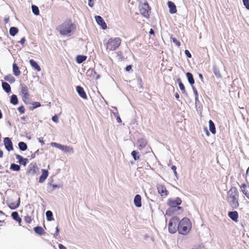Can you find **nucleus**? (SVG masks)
<instances>
[{"label":"nucleus","mask_w":249,"mask_h":249,"mask_svg":"<svg viewBox=\"0 0 249 249\" xmlns=\"http://www.w3.org/2000/svg\"><path fill=\"white\" fill-rule=\"evenodd\" d=\"M9 31H18V29L16 27H11Z\"/></svg>","instance_id":"61"},{"label":"nucleus","mask_w":249,"mask_h":249,"mask_svg":"<svg viewBox=\"0 0 249 249\" xmlns=\"http://www.w3.org/2000/svg\"><path fill=\"white\" fill-rule=\"evenodd\" d=\"M192 89H193L194 95H195V97H198V92H197V91L196 88L194 86V85H193V86H192Z\"/></svg>","instance_id":"51"},{"label":"nucleus","mask_w":249,"mask_h":249,"mask_svg":"<svg viewBox=\"0 0 249 249\" xmlns=\"http://www.w3.org/2000/svg\"><path fill=\"white\" fill-rule=\"evenodd\" d=\"M51 145L54 146L56 148H57L61 150L68 153H73V150L72 147L67 145H62L59 143H57L56 142H52Z\"/></svg>","instance_id":"9"},{"label":"nucleus","mask_w":249,"mask_h":249,"mask_svg":"<svg viewBox=\"0 0 249 249\" xmlns=\"http://www.w3.org/2000/svg\"><path fill=\"white\" fill-rule=\"evenodd\" d=\"M138 148L140 150L142 149L146 146L147 144V141L144 138H141L138 140Z\"/></svg>","instance_id":"22"},{"label":"nucleus","mask_w":249,"mask_h":249,"mask_svg":"<svg viewBox=\"0 0 249 249\" xmlns=\"http://www.w3.org/2000/svg\"><path fill=\"white\" fill-rule=\"evenodd\" d=\"M209 130L213 134L216 133L215 127L214 123L211 120L209 121Z\"/></svg>","instance_id":"33"},{"label":"nucleus","mask_w":249,"mask_h":249,"mask_svg":"<svg viewBox=\"0 0 249 249\" xmlns=\"http://www.w3.org/2000/svg\"><path fill=\"white\" fill-rule=\"evenodd\" d=\"M38 170L36 163V162H32L28 166V170L27 174L33 176L38 172Z\"/></svg>","instance_id":"11"},{"label":"nucleus","mask_w":249,"mask_h":249,"mask_svg":"<svg viewBox=\"0 0 249 249\" xmlns=\"http://www.w3.org/2000/svg\"><path fill=\"white\" fill-rule=\"evenodd\" d=\"M47 191L49 193H52L54 190L53 189L52 186H51V184H50L49 186H48Z\"/></svg>","instance_id":"59"},{"label":"nucleus","mask_w":249,"mask_h":249,"mask_svg":"<svg viewBox=\"0 0 249 249\" xmlns=\"http://www.w3.org/2000/svg\"><path fill=\"white\" fill-rule=\"evenodd\" d=\"M95 20L97 23L99 25L103 30H105L107 28V24L103 18L100 16L95 17Z\"/></svg>","instance_id":"12"},{"label":"nucleus","mask_w":249,"mask_h":249,"mask_svg":"<svg viewBox=\"0 0 249 249\" xmlns=\"http://www.w3.org/2000/svg\"><path fill=\"white\" fill-rule=\"evenodd\" d=\"M171 39L173 43H174L178 47H179L180 46V42L176 38L171 36Z\"/></svg>","instance_id":"43"},{"label":"nucleus","mask_w":249,"mask_h":249,"mask_svg":"<svg viewBox=\"0 0 249 249\" xmlns=\"http://www.w3.org/2000/svg\"><path fill=\"white\" fill-rule=\"evenodd\" d=\"M4 79L5 81H8L11 84L14 83L15 82V78L11 74L6 75Z\"/></svg>","instance_id":"37"},{"label":"nucleus","mask_w":249,"mask_h":249,"mask_svg":"<svg viewBox=\"0 0 249 249\" xmlns=\"http://www.w3.org/2000/svg\"><path fill=\"white\" fill-rule=\"evenodd\" d=\"M240 188L242 193L249 199V186H247L245 183H243Z\"/></svg>","instance_id":"19"},{"label":"nucleus","mask_w":249,"mask_h":249,"mask_svg":"<svg viewBox=\"0 0 249 249\" xmlns=\"http://www.w3.org/2000/svg\"><path fill=\"white\" fill-rule=\"evenodd\" d=\"M2 88L6 92L9 93L11 91V88L10 85L6 82L2 81Z\"/></svg>","instance_id":"29"},{"label":"nucleus","mask_w":249,"mask_h":249,"mask_svg":"<svg viewBox=\"0 0 249 249\" xmlns=\"http://www.w3.org/2000/svg\"><path fill=\"white\" fill-rule=\"evenodd\" d=\"M87 57L84 55H77L76 57V61L78 64H81L84 62Z\"/></svg>","instance_id":"31"},{"label":"nucleus","mask_w":249,"mask_h":249,"mask_svg":"<svg viewBox=\"0 0 249 249\" xmlns=\"http://www.w3.org/2000/svg\"><path fill=\"white\" fill-rule=\"evenodd\" d=\"M87 75L89 76L90 77H92L96 80H97L100 78V75L97 74L95 70L93 69H89L87 72Z\"/></svg>","instance_id":"15"},{"label":"nucleus","mask_w":249,"mask_h":249,"mask_svg":"<svg viewBox=\"0 0 249 249\" xmlns=\"http://www.w3.org/2000/svg\"><path fill=\"white\" fill-rule=\"evenodd\" d=\"M9 20V18H5L4 19L5 24H7L8 27L10 26V24L8 23Z\"/></svg>","instance_id":"63"},{"label":"nucleus","mask_w":249,"mask_h":249,"mask_svg":"<svg viewBox=\"0 0 249 249\" xmlns=\"http://www.w3.org/2000/svg\"><path fill=\"white\" fill-rule=\"evenodd\" d=\"M76 24L73 23L70 19H67L57 28V31H73L76 30Z\"/></svg>","instance_id":"4"},{"label":"nucleus","mask_w":249,"mask_h":249,"mask_svg":"<svg viewBox=\"0 0 249 249\" xmlns=\"http://www.w3.org/2000/svg\"><path fill=\"white\" fill-rule=\"evenodd\" d=\"M192 228V224L190 219L187 217L183 218L179 220L178 223V230L179 234L183 235H187Z\"/></svg>","instance_id":"2"},{"label":"nucleus","mask_w":249,"mask_h":249,"mask_svg":"<svg viewBox=\"0 0 249 249\" xmlns=\"http://www.w3.org/2000/svg\"><path fill=\"white\" fill-rule=\"evenodd\" d=\"M177 82H178V86L179 87V89H180V90L181 91V92H182V93H186V90H185V86L183 85V84L182 83L181 80V79L180 78H178L177 79Z\"/></svg>","instance_id":"36"},{"label":"nucleus","mask_w":249,"mask_h":249,"mask_svg":"<svg viewBox=\"0 0 249 249\" xmlns=\"http://www.w3.org/2000/svg\"><path fill=\"white\" fill-rule=\"evenodd\" d=\"M229 217L233 221L237 222L238 218V213L237 211H229L228 212Z\"/></svg>","instance_id":"17"},{"label":"nucleus","mask_w":249,"mask_h":249,"mask_svg":"<svg viewBox=\"0 0 249 249\" xmlns=\"http://www.w3.org/2000/svg\"><path fill=\"white\" fill-rule=\"evenodd\" d=\"M60 34L62 35V36H71V33L72 32H59Z\"/></svg>","instance_id":"55"},{"label":"nucleus","mask_w":249,"mask_h":249,"mask_svg":"<svg viewBox=\"0 0 249 249\" xmlns=\"http://www.w3.org/2000/svg\"><path fill=\"white\" fill-rule=\"evenodd\" d=\"M195 105L196 107L200 108L202 106L200 101L198 99V97H195Z\"/></svg>","instance_id":"44"},{"label":"nucleus","mask_w":249,"mask_h":249,"mask_svg":"<svg viewBox=\"0 0 249 249\" xmlns=\"http://www.w3.org/2000/svg\"><path fill=\"white\" fill-rule=\"evenodd\" d=\"M167 5L169 9V13L170 14H175L177 12V8L175 4L171 1L167 2Z\"/></svg>","instance_id":"20"},{"label":"nucleus","mask_w":249,"mask_h":249,"mask_svg":"<svg viewBox=\"0 0 249 249\" xmlns=\"http://www.w3.org/2000/svg\"><path fill=\"white\" fill-rule=\"evenodd\" d=\"M20 203V197H18L17 201L16 202H8L7 205L9 208L11 210H15L17 208H18Z\"/></svg>","instance_id":"21"},{"label":"nucleus","mask_w":249,"mask_h":249,"mask_svg":"<svg viewBox=\"0 0 249 249\" xmlns=\"http://www.w3.org/2000/svg\"><path fill=\"white\" fill-rule=\"evenodd\" d=\"M204 248L202 244H199L194 246L192 249H204Z\"/></svg>","instance_id":"49"},{"label":"nucleus","mask_w":249,"mask_h":249,"mask_svg":"<svg viewBox=\"0 0 249 249\" xmlns=\"http://www.w3.org/2000/svg\"><path fill=\"white\" fill-rule=\"evenodd\" d=\"M239 192L236 187H232L227 192V201L232 209L238 208Z\"/></svg>","instance_id":"1"},{"label":"nucleus","mask_w":249,"mask_h":249,"mask_svg":"<svg viewBox=\"0 0 249 249\" xmlns=\"http://www.w3.org/2000/svg\"><path fill=\"white\" fill-rule=\"evenodd\" d=\"M13 71L14 74L16 76L19 75L20 74V71L19 69V68L18 65L15 63H13Z\"/></svg>","instance_id":"32"},{"label":"nucleus","mask_w":249,"mask_h":249,"mask_svg":"<svg viewBox=\"0 0 249 249\" xmlns=\"http://www.w3.org/2000/svg\"><path fill=\"white\" fill-rule=\"evenodd\" d=\"M117 55L119 57V60L120 61L123 60L124 58L121 52H117Z\"/></svg>","instance_id":"48"},{"label":"nucleus","mask_w":249,"mask_h":249,"mask_svg":"<svg viewBox=\"0 0 249 249\" xmlns=\"http://www.w3.org/2000/svg\"><path fill=\"white\" fill-rule=\"evenodd\" d=\"M171 169L173 171L175 175L177 177V172L176 171L177 167L175 165H172L171 167Z\"/></svg>","instance_id":"56"},{"label":"nucleus","mask_w":249,"mask_h":249,"mask_svg":"<svg viewBox=\"0 0 249 249\" xmlns=\"http://www.w3.org/2000/svg\"><path fill=\"white\" fill-rule=\"evenodd\" d=\"M132 66L131 65H127V66H126V67H125V70L126 71H130L131 70H132Z\"/></svg>","instance_id":"58"},{"label":"nucleus","mask_w":249,"mask_h":249,"mask_svg":"<svg viewBox=\"0 0 249 249\" xmlns=\"http://www.w3.org/2000/svg\"><path fill=\"white\" fill-rule=\"evenodd\" d=\"M46 219L48 221H51L53 220V213L52 211L48 210L46 212Z\"/></svg>","instance_id":"38"},{"label":"nucleus","mask_w":249,"mask_h":249,"mask_svg":"<svg viewBox=\"0 0 249 249\" xmlns=\"http://www.w3.org/2000/svg\"><path fill=\"white\" fill-rule=\"evenodd\" d=\"M34 231L37 235L40 236L42 235L45 233L43 228L39 226L34 227Z\"/></svg>","instance_id":"27"},{"label":"nucleus","mask_w":249,"mask_h":249,"mask_svg":"<svg viewBox=\"0 0 249 249\" xmlns=\"http://www.w3.org/2000/svg\"><path fill=\"white\" fill-rule=\"evenodd\" d=\"M58 248L59 249H67V248L62 244H59Z\"/></svg>","instance_id":"64"},{"label":"nucleus","mask_w":249,"mask_h":249,"mask_svg":"<svg viewBox=\"0 0 249 249\" xmlns=\"http://www.w3.org/2000/svg\"><path fill=\"white\" fill-rule=\"evenodd\" d=\"M184 53L188 58H190L192 57V54L188 50H185Z\"/></svg>","instance_id":"52"},{"label":"nucleus","mask_w":249,"mask_h":249,"mask_svg":"<svg viewBox=\"0 0 249 249\" xmlns=\"http://www.w3.org/2000/svg\"><path fill=\"white\" fill-rule=\"evenodd\" d=\"M213 71L215 76L217 78H220L222 77V75L220 73L219 69L217 67V66L215 65H214L213 66Z\"/></svg>","instance_id":"30"},{"label":"nucleus","mask_w":249,"mask_h":249,"mask_svg":"<svg viewBox=\"0 0 249 249\" xmlns=\"http://www.w3.org/2000/svg\"><path fill=\"white\" fill-rule=\"evenodd\" d=\"M59 232V229L58 227H56L55 228V232L53 234V237L56 238Z\"/></svg>","instance_id":"54"},{"label":"nucleus","mask_w":249,"mask_h":249,"mask_svg":"<svg viewBox=\"0 0 249 249\" xmlns=\"http://www.w3.org/2000/svg\"><path fill=\"white\" fill-rule=\"evenodd\" d=\"M179 218L177 216L172 217L169 220L168 223V231L170 233H175L178 230V223Z\"/></svg>","instance_id":"6"},{"label":"nucleus","mask_w":249,"mask_h":249,"mask_svg":"<svg viewBox=\"0 0 249 249\" xmlns=\"http://www.w3.org/2000/svg\"><path fill=\"white\" fill-rule=\"evenodd\" d=\"M30 64L31 66L34 68L37 71H41V68L39 65L38 64L36 61L34 59H30L29 60Z\"/></svg>","instance_id":"26"},{"label":"nucleus","mask_w":249,"mask_h":249,"mask_svg":"<svg viewBox=\"0 0 249 249\" xmlns=\"http://www.w3.org/2000/svg\"><path fill=\"white\" fill-rule=\"evenodd\" d=\"M10 102L13 105H16L18 103V100L17 96L15 94H13L10 97Z\"/></svg>","instance_id":"34"},{"label":"nucleus","mask_w":249,"mask_h":249,"mask_svg":"<svg viewBox=\"0 0 249 249\" xmlns=\"http://www.w3.org/2000/svg\"><path fill=\"white\" fill-rule=\"evenodd\" d=\"M139 10L142 15L145 18H148L150 13L151 8L147 1L139 5Z\"/></svg>","instance_id":"7"},{"label":"nucleus","mask_w":249,"mask_h":249,"mask_svg":"<svg viewBox=\"0 0 249 249\" xmlns=\"http://www.w3.org/2000/svg\"><path fill=\"white\" fill-rule=\"evenodd\" d=\"M18 148L20 150L24 151L27 149V144L23 142H20L18 143Z\"/></svg>","instance_id":"35"},{"label":"nucleus","mask_w":249,"mask_h":249,"mask_svg":"<svg viewBox=\"0 0 249 249\" xmlns=\"http://www.w3.org/2000/svg\"><path fill=\"white\" fill-rule=\"evenodd\" d=\"M16 158L18 160V162L20 165L26 166L28 163V160L27 158H24L21 156L16 154Z\"/></svg>","instance_id":"18"},{"label":"nucleus","mask_w":249,"mask_h":249,"mask_svg":"<svg viewBox=\"0 0 249 249\" xmlns=\"http://www.w3.org/2000/svg\"><path fill=\"white\" fill-rule=\"evenodd\" d=\"M131 156H132L134 160L136 161L140 159V155L139 154V152L136 150H133L132 151Z\"/></svg>","instance_id":"40"},{"label":"nucleus","mask_w":249,"mask_h":249,"mask_svg":"<svg viewBox=\"0 0 249 249\" xmlns=\"http://www.w3.org/2000/svg\"><path fill=\"white\" fill-rule=\"evenodd\" d=\"M52 119L53 122L56 123H58V121H59L58 116L57 114H55L54 115H53L52 117Z\"/></svg>","instance_id":"47"},{"label":"nucleus","mask_w":249,"mask_h":249,"mask_svg":"<svg viewBox=\"0 0 249 249\" xmlns=\"http://www.w3.org/2000/svg\"><path fill=\"white\" fill-rule=\"evenodd\" d=\"M89 0V3H88L89 6L90 7H92L94 6L93 0Z\"/></svg>","instance_id":"60"},{"label":"nucleus","mask_w":249,"mask_h":249,"mask_svg":"<svg viewBox=\"0 0 249 249\" xmlns=\"http://www.w3.org/2000/svg\"><path fill=\"white\" fill-rule=\"evenodd\" d=\"M3 143L5 148L8 152L14 150L13 142L11 139L9 137H5L3 139Z\"/></svg>","instance_id":"10"},{"label":"nucleus","mask_w":249,"mask_h":249,"mask_svg":"<svg viewBox=\"0 0 249 249\" xmlns=\"http://www.w3.org/2000/svg\"><path fill=\"white\" fill-rule=\"evenodd\" d=\"M21 86V93L23 95V101L26 104H28V102L26 101V99L29 98V93L28 92V88L26 85L23 84H20Z\"/></svg>","instance_id":"8"},{"label":"nucleus","mask_w":249,"mask_h":249,"mask_svg":"<svg viewBox=\"0 0 249 249\" xmlns=\"http://www.w3.org/2000/svg\"><path fill=\"white\" fill-rule=\"evenodd\" d=\"M76 89L78 95L84 99H87L88 97L84 89L80 86H77L76 87Z\"/></svg>","instance_id":"13"},{"label":"nucleus","mask_w":249,"mask_h":249,"mask_svg":"<svg viewBox=\"0 0 249 249\" xmlns=\"http://www.w3.org/2000/svg\"><path fill=\"white\" fill-rule=\"evenodd\" d=\"M24 220L27 223H30L32 221V218L30 216H26Z\"/></svg>","instance_id":"50"},{"label":"nucleus","mask_w":249,"mask_h":249,"mask_svg":"<svg viewBox=\"0 0 249 249\" xmlns=\"http://www.w3.org/2000/svg\"><path fill=\"white\" fill-rule=\"evenodd\" d=\"M181 213L179 211L176 210V209L169 207L166 211V214L168 216H171L174 214H179Z\"/></svg>","instance_id":"23"},{"label":"nucleus","mask_w":249,"mask_h":249,"mask_svg":"<svg viewBox=\"0 0 249 249\" xmlns=\"http://www.w3.org/2000/svg\"><path fill=\"white\" fill-rule=\"evenodd\" d=\"M32 10L33 13L36 16H37L39 14V10L38 9V7L35 5H32Z\"/></svg>","instance_id":"42"},{"label":"nucleus","mask_w":249,"mask_h":249,"mask_svg":"<svg viewBox=\"0 0 249 249\" xmlns=\"http://www.w3.org/2000/svg\"><path fill=\"white\" fill-rule=\"evenodd\" d=\"M242 1L245 7L249 10V0H242Z\"/></svg>","instance_id":"45"},{"label":"nucleus","mask_w":249,"mask_h":249,"mask_svg":"<svg viewBox=\"0 0 249 249\" xmlns=\"http://www.w3.org/2000/svg\"><path fill=\"white\" fill-rule=\"evenodd\" d=\"M186 75L188 81V82L189 83L191 86H193V85H194V84H195V80L194 78L193 75L192 74V73L190 72H187L186 73Z\"/></svg>","instance_id":"28"},{"label":"nucleus","mask_w":249,"mask_h":249,"mask_svg":"<svg viewBox=\"0 0 249 249\" xmlns=\"http://www.w3.org/2000/svg\"><path fill=\"white\" fill-rule=\"evenodd\" d=\"M32 105H33V106L30 107H29V109L31 110H33L34 109L37 107H39L41 106V104L38 102H33L32 103Z\"/></svg>","instance_id":"41"},{"label":"nucleus","mask_w":249,"mask_h":249,"mask_svg":"<svg viewBox=\"0 0 249 249\" xmlns=\"http://www.w3.org/2000/svg\"><path fill=\"white\" fill-rule=\"evenodd\" d=\"M137 84L140 87L142 88V80L140 77L137 78Z\"/></svg>","instance_id":"53"},{"label":"nucleus","mask_w":249,"mask_h":249,"mask_svg":"<svg viewBox=\"0 0 249 249\" xmlns=\"http://www.w3.org/2000/svg\"><path fill=\"white\" fill-rule=\"evenodd\" d=\"M142 197L140 195H136L134 198V203L136 207L140 208L142 206Z\"/></svg>","instance_id":"24"},{"label":"nucleus","mask_w":249,"mask_h":249,"mask_svg":"<svg viewBox=\"0 0 249 249\" xmlns=\"http://www.w3.org/2000/svg\"><path fill=\"white\" fill-rule=\"evenodd\" d=\"M41 171L42 174L41 175L39 178V183L44 182L45 179L47 178L49 175V172L46 169H42Z\"/></svg>","instance_id":"16"},{"label":"nucleus","mask_w":249,"mask_h":249,"mask_svg":"<svg viewBox=\"0 0 249 249\" xmlns=\"http://www.w3.org/2000/svg\"><path fill=\"white\" fill-rule=\"evenodd\" d=\"M18 110L20 114H23L25 112V108L23 105L19 107Z\"/></svg>","instance_id":"46"},{"label":"nucleus","mask_w":249,"mask_h":249,"mask_svg":"<svg viewBox=\"0 0 249 249\" xmlns=\"http://www.w3.org/2000/svg\"><path fill=\"white\" fill-rule=\"evenodd\" d=\"M113 108L115 110H116V112H112V113H113V115H114L115 117H117V116H119V113H118V111H117V108L116 107H113Z\"/></svg>","instance_id":"57"},{"label":"nucleus","mask_w":249,"mask_h":249,"mask_svg":"<svg viewBox=\"0 0 249 249\" xmlns=\"http://www.w3.org/2000/svg\"><path fill=\"white\" fill-rule=\"evenodd\" d=\"M11 217L12 218L15 220V221H17L19 225L20 226L21 222L22 221L21 218L20 217L18 213L17 212H13L11 213Z\"/></svg>","instance_id":"25"},{"label":"nucleus","mask_w":249,"mask_h":249,"mask_svg":"<svg viewBox=\"0 0 249 249\" xmlns=\"http://www.w3.org/2000/svg\"><path fill=\"white\" fill-rule=\"evenodd\" d=\"M103 42L106 44L107 50L114 51L116 50L121 44V40L119 37L110 38L107 41L106 39L103 40Z\"/></svg>","instance_id":"3"},{"label":"nucleus","mask_w":249,"mask_h":249,"mask_svg":"<svg viewBox=\"0 0 249 249\" xmlns=\"http://www.w3.org/2000/svg\"><path fill=\"white\" fill-rule=\"evenodd\" d=\"M20 166L17 164L13 163L10 165V169L14 171H19L20 170Z\"/></svg>","instance_id":"39"},{"label":"nucleus","mask_w":249,"mask_h":249,"mask_svg":"<svg viewBox=\"0 0 249 249\" xmlns=\"http://www.w3.org/2000/svg\"><path fill=\"white\" fill-rule=\"evenodd\" d=\"M182 203V200L179 197H176L175 198H170L167 200V204L170 207L174 208L176 210L182 213L183 209L179 206Z\"/></svg>","instance_id":"5"},{"label":"nucleus","mask_w":249,"mask_h":249,"mask_svg":"<svg viewBox=\"0 0 249 249\" xmlns=\"http://www.w3.org/2000/svg\"><path fill=\"white\" fill-rule=\"evenodd\" d=\"M51 186H52L53 189V190L56 188L59 189L60 187V185L58 184H51Z\"/></svg>","instance_id":"62"},{"label":"nucleus","mask_w":249,"mask_h":249,"mask_svg":"<svg viewBox=\"0 0 249 249\" xmlns=\"http://www.w3.org/2000/svg\"><path fill=\"white\" fill-rule=\"evenodd\" d=\"M157 190L158 193L160 194L161 196H167L168 192L166 190V187L163 185H159L157 186Z\"/></svg>","instance_id":"14"}]
</instances>
